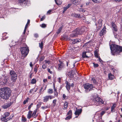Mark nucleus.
<instances>
[{
	"instance_id": "4468645a",
	"label": "nucleus",
	"mask_w": 122,
	"mask_h": 122,
	"mask_svg": "<svg viewBox=\"0 0 122 122\" xmlns=\"http://www.w3.org/2000/svg\"><path fill=\"white\" fill-rule=\"evenodd\" d=\"M102 20L101 19L99 20L98 21L97 24V25L99 29H100L102 25Z\"/></svg>"
},
{
	"instance_id": "4d7b16f0",
	"label": "nucleus",
	"mask_w": 122,
	"mask_h": 122,
	"mask_svg": "<svg viewBox=\"0 0 122 122\" xmlns=\"http://www.w3.org/2000/svg\"><path fill=\"white\" fill-rule=\"evenodd\" d=\"M105 113V111H102L100 113V115L101 116H102Z\"/></svg>"
},
{
	"instance_id": "6ab92c4d",
	"label": "nucleus",
	"mask_w": 122,
	"mask_h": 122,
	"mask_svg": "<svg viewBox=\"0 0 122 122\" xmlns=\"http://www.w3.org/2000/svg\"><path fill=\"white\" fill-rule=\"evenodd\" d=\"M117 105L115 103H114L113 104V105L112 106L111 108V112H115V110L114 109V108Z\"/></svg>"
},
{
	"instance_id": "c03bdc74",
	"label": "nucleus",
	"mask_w": 122,
	"mask_h": 122,
	"mask_svg": "<svg viewBox=\"0 0 122 122\" xmlns=\"http://www.w3.org/2000/svg\"><path fill=\"white\" fill-rule=\"evenodd\" d=\"M40 26L42 28H45L46 27V25L44 24H42L41 25H40Z\"/></svg>"
},
{
	"instance_id": "9b49d317",
	"label": "nucleus",
	"mask_w": 122,
	"mask_h": 122,
	"mask_svg": "<svg viewBox=\"0 0 122 122\" xmlns=\"http://www.w3.org/2000/svg\"><path fill=\"white\" fill-rule=\"evenodd\" d=\"M112 26V30H114V31L113 32V33L114 34V31H116L117 30V26L113 22L111 23Z\"/></svg>"
},
{
	"instance_id": "cd10ccee",
	"label": "nucleus",
	"mask_w": 122,
	"mask_h": 122,
	"mask_svg": "<svg viewBox=\"0 0 122 122\" xmlns=\"http://www.w3.org/2000/svg\"><path fill=\"white\" fill-rule=\"evenodd\" d=\"M1 120L2 121L6 122L7 121L8 119H6V117L4 116H2L1 117Z\"/></svg>"
},
{
	"instance_id": "b1692460",
	"label": "nucleus",
	"mask_w": 122,
	"mask_h": 122,
	"mask_svg": "<svg viewBox=\"0 0 122 122\" xmlns=\"http://www.w3.org/2000/svg\"><path fill=\"white\" fill-rule=\"evenodd\" d=\"M56 3L58 5H59L62 3V1L61 0H55Z\"/></svg>"
},
{
	"instance_id": "09e8293b",
	"label": "nucleus",
	"mask_w": 122,
	"mask_h": 122,
	"mask_svg": "<svg viewBox=\"0 0 122 122\" xmlns=\"http://www.w3.org/2000/svg\"><path fill=\"white\" fill-rule=\"evenodd\" d=\"M4 80H3V82L4 83H5L8 81V80L6 79V78H4V79H3Z\"/></svg>"
},
{
	"instance_id": "603ef678",
	"label": "nucleus",
	"mask_w": 122,
	"mask_h": 122,
	"mask_svg": "<svg viewBox=\"0 0 122 122\" xmlns=\"http://www.w3.org/2000/svg\"><path fill=\"white\" fill-rule=\"evenodd\" d=\"M33 105V104L32 103L28 107V109L29 110H30L31 107Z\"/></svg>"
},
{
	"instance_id": "4c0bfd02",
	"label": "nucleus",
	"mask_w": 122,
	"mask_h": 122,
	"mask_svg": "<svg viewBox=\"0 0 122 122\" xmlns=\"http://www.w3.org/2000/svg\"><path fill=\"white\" fill-rule=\"evenodd\" d=\"M10 113L6 112H5V113L4 114V116H5V117H7L9 116V115H10Z\"/></svg>"
},
{
	"instance_id": "13d9d810",
	"label": "nucleus",
	"mask_w": 122,
	"mask_h": 122,
	"mask_svg": "<svg viewBox=\"0 0 122 122\" xmlns=\"http://www.w3.org/2000/svg\"><path fill=\"white\" fill-rule=\"evenodd\" d=\"M62 97L63 99H65L66 97V95L64 94H63L62 95Z\"/></svg>"
},
{
	"instance_id": "f704fd0d",
	"label": "nucleus",
	"mask_w": 122,
	"mask_h": 122,
	"mask_svg": "<svg viewBox=\"0 0 122 122\" xmlns=\"http://www.w3.org/2000/svg\"><path fill=\"white\" fill-rule=\"evenodd\" d=\"M56 101L57 100L56 99H55L53 101L52 104L53 106H54L56 105Z\"/></svg>"
},
{
	"instance_id": "72a5a7b5",
	"label": "nucleus",
	"mask_w": 122,
	"mask_h": 122,
	"mask_svg": "<svg viewBox=\"0 0 122 122\" xmlns=\"http://www.w3.org/2000/svg\"><path fill=\"white\" fill-rule=\"evenodd\" d=\"M62 26H61V27H60L58 29V30L57 32V34H59L61 32V31L62 30Z\"/></svg>"
},
{
	"instance_id": "a211bd4d",
	"label": "nucleus",
	"mask_w": 122,
	"mask_h": 122,
	"mask_svg": "<svg viewBox=\"0 0 122 122\" xmlns=\"http://www.w3.org/2000/svg\"><path fill=\"white\" fill-rule=\"evenodd\" d=\"M114 77V75L112 73H110L108 74V77L109 79L111 80H112L113 79Z\"/></svg>"
},
{
	"instance_id": "69168bd1",
	"label": "nucleus",
	"mask_w": 122,
	"mask_h": 122,
	"mask_svg": "<svg viewBox=\"0 0 122 122\" xmlns=\"http://www.w3.org/2000/svg\"><path fill=\"white\" fill-rule=\"evenodd\" d=\"M71 5L70 4H69L68 5L66 6V7L67 8H68L71 6Z\"/></svg>"
},
{
	"instance_id": "58836bf2",
	"label": "nucleus",
	"mask_w": 122,
	"mask_h": 122,
	"mask_svg": "<svg viewBox=\"0 0 122 122\" xmlns=\"http://www.w3.org/2000/svg\"><path fill=\"white\" fill-rule=\"evenodd\" d=\"M47 65L43 62V64L42 66V68L43 69H45L47 67Z\"/></svg>"
},
{
	"instance_id": "7c9ffc66",
	"label": "nucleus",
	"mask_w": 122,
	"mask_h": 122,
	"mask_svg": "<svg viewBox=\"0 0 122 122\" xmlns=\"http://www.w3.org/2000/svg\"><path fill=\"white\" fill-rule=\"evenodd\" d=\"M21 121L22 122H25L27 121L26 118L24 117V115L22 116Z\"/></svg>"
},
{
	"instance_id": "5fc2aeb1",
	"label": "nucleus",
	"mask_w": 122,
	"mask_h": 122,
	"mask_svg": "<svg viewBox=\"0 0 122 122\" xmlns=\"http://www.w3.org/2000/svg\"><path fill=\"white\" fill-rule=\"evenodd\" d=\"M45 15H43L42 18H41L40 19V20L41 21H43L45 19Z\"/></svg>"
},
{
	"instance_id": "2f4dec72",
	"label": "nucleus",
	"mask_w": 122,
	"mask_h": 122,
	"mask_svg": "<svg viewBox=\"0 0 122 122\" xmlns=\"http://www.w3.org/2000/svg\"><path fill=\"white\" fill-rule=\"evenodd\" d=\"M47 92L49 94H51L53 92V90L52 89H49L48 90Z\"/></svg>"
},
{
	"instance_id": "7ed1b4c3",
	"label": "nucleus",
	"mask_w": 122,
	"mask_h": 122,
	"mask_svg": "<svg viewBox=\"0 0 122 122\" xmlns=\"http://www.w3.org/2000/svg\"><path fill=\"white\" fill-rule=\"evenodd\" d=\"M93 98H94L92 101V104L98 106L103 103V101L102 100L97 96Z\"/></svg>"
},
{
	"instance_id": "a19ab883",
	"label": "nucleus",
	"mask_w": 122,
	"mask_h": 122,
	"mask_svg": "<svg viewBox=\"0 0 122 122\" xmlns=\"http://www.w3.org/2000/svg\"><path fill=\"white\" fill-rule=\"evenodd\" d=\"M79 0H74L73 3L75 4V5H76L79 2Z\"/></svg>"
},
{
	"instance_id": "052dcab7",
	"label": "nucleus",
	"mask_w": 122,
	"mask_h": 122,
	"mask_svg": "<svg viewBox=\"0 0 122 122\" xmlns=\"http://www.w3.org/2000/svg\"><path fill=\"white\" fill-rule=\"evenodd\" d=\"M41 106V104L40 103H39L37 104V107L38 108H39Z\"/></svg>"
},
{
	"instance_id": "1a4fd4ad",
	"label": "nucleus",
	"mask_w": 122,
	"mask_h": 122,
	"mask_svg": "<svg viewBox=\"0 0 122 122\" xmlns=\"http://www.w3.org/2000/svg\"><path fill=\"white\" fill-rule=\"evenodd\" d=\"M58 70L59 71H61L64 69V64L62 62L59 61V63L58 64Z\"/></svg>"
},
{
	"instance_id": "8fccbe9b",
	"label": "nucleus",
	"mask_w": 122,
	"mask_h": 122,
	"mask_svg": "<svg viewBox=\"0 0 122 122\" xmlns=\"http://www.w3.org/2000/svg\"><path fill=\"white\" fill-rule=\"evenodd\" d=\"M71 116H67L66 118L65 119L66 120H68L70 119L71 118Z\"/></svg>"
},
{
	"instance_id": "a18cd8bd",
	"label": "nucleus",
	"mask_w": 122,
	"mask_h": 122,
	"mask_svg": "<svg viewBox=\"0 0 122 122\" xmlns=\"http://www.w3.org/2000/svg\"><path fill=\"white\" fill-rule=\"evenodd\" d=\"M44 62L46 64H49L50 63V61H47L46 60H45L44 61Z\"/></svg>"
},
{
	"instance_id": "3c124183",
	"label": "nucleus",
	"mask_w": 122,
	"mask_h": 122,
	"mask_svg": "<svg viewBox=\"0 0 122 122\" xmlns=\"http://www.w3.org/2000/svg\"><path fill=\"white\" fill-rule=\"evenodd\" d=\"M79 11H82V12H83H83H84L85 11V10L83 9V8H79Z\"/></svg>"
},
{
	"instance_id": "39448f33",
	"label": "nucleus",
	"mask_w": 122,
	"mask_h": 122,
	"mask_svg": "<svg viewBox=\"0 0 122 122\" xmlns=\"http://www.w3.org/2000/svg\"><path fill=\"white\" fill-rule=\"evenodd\" d=\"M10 73L11 76V83L15 82L17 79V76L16 74L14 71H11Z\"/></svg>"
},
{
	"instance_id": "c756f323",
	"label": "nucleus",
	"mask_w": 122,
	"mask_h": 122,
	"mask_svg": "<svg viewBox=\"0 0 122 122\" xmlns=\"http://www.w3.org/2000/svg\"><path fill=\"white\" fill-rule=\"evenodd\" d=\"M36 80L35 79H33L31 80L30 83L32 84H34L36 83Z\"/></svg>"
},
{
	"instance_id": "0eeeda50",
	"label": "nucleus",
	"mask_w": 122,
	"mask_h": 122,
	"mask_svg": "<svg viewBox=\"0 0 122 122\" xmlns=\"http://www.w3.org/2000/svg\"><path fill=\"white\" fill-rule=\"evenodd\" d=\"M84 87L86 90V91H90L91 89V84H89V83H86L83 85Z\"/></svg>"
},
{
	"instance_id": "f8f14e48",
	"label": "nucleus",
	"mask_w": 122,
	"mask_h": 122,
	"mask_svg": "<svg viewBox=\"0 0 122 122\" xmlns=\"http://www.w3.org/2000/svg\"><path fill=\"white\" fill-rule=\"evenodd\" d=\"M67 75L71 78H73L75 76V74L73 71H71L68 72Z\"/></svg>"
},
{
	"instance_id": "6e6d98bb",
	"label": "nucleus",
	"mask_w": 122,
	"mask_h": 122,
	"mask_svg": "<svg viewBox=\"0 0 122 122\" xmlns=\"http://www.w3.org/2000/svg\"><path fill=\"white\" fill-rule=\"evenodd\" d=\"M34 36L36 38H37L39 37V35L38 34L36 33L34 34Z\"/></svg>"
},
{
	"instance_id": "774afa93",
	"label": "nucleus",
	"mask_w": 122,
	"mask_h": 122,
	"mask_svg": "<svg viewBox=\"0 0 122 122\" xmlns=\"http://www.w3.org/2000/svg\"><path fill=\"white\" fill-rule=\"evenodd\" d=\"M30 66L31 67H32L33 66L32 63V62H30Z\"/></svg>"
},
{
	"instance_id": "9d476101",
	"label": "nucleus",
	"mask_w": 122,
	"mask_h": 122,
	"mask_svg": "<svg viewBox=\"0 0 122 122\" xmlns=\"http://www.w3.org/2000/svg\"><path fill=\"white\" fill-rule=\"evenodd\" d=\"M97 85V82L96 80L94 79H92V88H94Z\"/></svg>"
},
{
	"instance_id": "ea45409f",
	"label": "nucleus",
	"mask_w": 122,
	"mask_h": 122,
	"mask_svg": "<svg viewBox=\"0 0 122 122\" xmlns=\"http://www.w3.org/2000/svg\"><path fill=\"white\" fill-rule=\"evenodd\" d=\"M92 1L94 2L99 3L101 2L102 0H92Z\"/></svg>"
},
{
	"instance_id": "412c9836",
	"label": "nucleus",
	"mask_w": 122,
	"mask_h": 122,
	"mask_svg": "<svg viewBox=\"0 0 122 122\" xmlns=\"http://www.w3.org/2000/svg\"><path fill=\"white\" fill-rule=\"evenodd\" d=\"M38 90V89L37 88H34L30 90V93H33L34 92H36Z\"/></svg>"
},
{
	"instance_id": "423d86ee",
	"label": "nucleus",
	"mask_w": 122,
	"mask_h": 122,
	"mask_svg": "<svg viewBox=\"0 0 122 122\" xmlns=\"http://www.w3.org/2000/svg\"><path fill=\"white\" fill-rule=\"evenodd\" d=\"M81 34V32L80 29L77 28L75 30L72 34H71V36L72 37L76 36Z\"/></svg>"
},
{
	"instance_id": "a878e982",
	"label": "nucleus",
	"mask_w": 122,
	"mask_h": 122,
	"mask_svg": "<svg viewBox=\"0 0 122 122\" xmlns=\"http://www.w3.org/2000/svg\"><path fill=\"white\" fill-rule=\"evenodd\" d=\"M98 49H97L94 51V55L95 57L97 58H98L99 56L98 55Z\"/></svg>"
},
{
	"instance_id": "ddd939ff",
	"label": "nucleus",
	"mask_w": 122,
	"mask_h": 122,
	"mask_svg": "<svg viewBox=\"0 0 122 122\" xmlns=\"http://www.w3.org/2000/svg\"><path fill=\"white\" fill-rule=\"evenodd\" d=\"M82 111V109H77L75 112V114L76 115H77L78 116L81 113Z\"/></svg>"
},
{
	"instance_id": "2eb2a0df",
	"label": "nucleus",
	"mask_w": 122,
	"mask_h": 122,
	"mask_svg": "<svg viewBox=\"0 0 122 122\" xmlns=\"http://www.w3.org/2000/svg\"><path fill=\"white\" fill-rule=\"evenodd\" d=\"M37 111V109H35L32 113V116L33 117V118H36L38 116V115L36 114Z\"/></svg>"
},
{
	"instance_id": "e433bc0d",
	"label": "nucleus",
	"mask_w": 122,
	"mask_h": 122,
	"mask_svg": "<svg viewBox=\"0 0 122 122\" xmlns=\"http://www.w3.org/2000/svg\"><path fill=\"white\" fill-rule=\"evenodd\" d=\"M43 41H42L41 43H39V47L41 49L43 48Z\"/></svg>"
},
{
	"instance_id": "79ce46f5",
	"label": "nucleus",
	"mask_w": 122,
	"mask_h": 122,
	"mask_svg": "<svg viewBox=\"0 0 122 122\" xmlns=\"http://www.w3.org/2000/svg\"><path fill=\"white\" fill-rule=\"evenodd\" d=\"M106 28L105 27H103V28L102 29L101 31L103 32V34H104L106 32Z\"/></svg>"
},
{
	"instance_id": "aec40b11",
	"label": "nucleus",
	"mask_w": 122,
	"mask_h": 122,
	"mask_svg": "<svg viewBox=\"0 0 122 122\" xmlns=\"http://www.w3.org/2000/svg\"><path fill=\"white\" fill-rule=\"evenodd\" d=\"M71 84L70 83L67 81L66 82V87L67 89L69 91L70 89Z\"/></svg>"
},
{
	"instance_id": "f257e3e1",
	"label": "nucleus",
	"mask_w": 122,
	"mask_h": 122,
	"mask_svg": "<svg viewBox=\"0 0 122 122\" xmlns=\"http://www.w3.org/2000/svg\"><path fill=\"white\" fill-rule=\"evenodd\" d=\"M11 91L8 87H5L0 89V97L2 99L7 100L11 96Z\"/></svg>"
},
{
	"instance_id": "4be33fe9",
	"label": "nucleus",
	"mask_w": 122,
	"mask_h": 122,
	"mask_svg": "<svg viewBox=\"0 0 122 122\" xmlns=\"http://www.w3.org/2000/svg\"><path fill=\"white\" fill-rule=\"evenodd\" d=\"M54 95L55 96L57 97L58 95V94L57 91V89L55 88V86H54Z\"/></svg>"
},
{
	"instance_id": "0e129e2a",
	"label": "nucleus",
	"mask_w": 122,
	"mask_h": 122,
	"mask_svg": "<svg viewBox=\"0 0 122 122\" xmlns=\"http://www.w3.org/2000/svg\"><path fill=\"white\" fill-rule=\"evenodd\" d=\"M51 11V10H49L47 11V13L48 14H50Z\"/></svg>"
},
{
	"instance_id": "20e7f679",
	"label": "nucleus",
	"mask_w": 122,
	"mask_h": 122,
	"mask_svg": "<svg viewBox=\"0 0 122 122\" xmlns=\"http://www.w3.org/2000/svg\"><path fill=\"white\" fill-rule=\"evenodd\" d=\"M20 50L22 56L24 57L26 56L29 52L28 48L25 47H22L21 48Z\"/></svg>"
},
{
	"instance_id": "5701e85b",
	"label": "nucleus",
	"mask_w": 122,
	"mask_h": 122,
	"mask_svg": "<svg viewBox=\"0 0 122 122\" xmlns=\"http://www.w3.org/2000/svg\"><path fill=\"white\" fill-rule=\"evenodd\" d=\"M72 16L74 17L79 18L80 17V14H72Z\"/></svg>"
},
{
	"instance_id": "6e6552de",
	"label": "nucleus",
	"mask_w": 122,
	"mask_h": 122,
	"mask_svg": "<svg viewBox=\"0 0 122 122\" xmlns=\"http://www.w3.org/2000/svg\"><path fill=\"white\" fill-rule=\"evenodd\" d=\"M54 98L53 97L50 95L46 96L43 97V102H46L49 101V99L51 100Z\"/></svg>"
},
{
	"instance_id": "c9c22d12",
	"label": "nucleus",
	"mask_w": 122,
	"mask_h": 122,
	"mask_svg": "<svg viewBox=\"0 0 122 122\" xmlns=\"http://www.w3.org/2000/svg\"><path fill=\"white\" fill-rule=\"evenodd\" d=\"M93 66L95 68L98 67L99 66V65L97 63H93Z\"/></svg>"
},
{
	"instance_id": "338daca9",
	"label": "nucleus",
	"mask_w": 122,
	"mask_h": 122,
	"mask_svg": "<svg viewBox=\"0 0 122 122\" xmlns=\"http://www.w3.org/2000/svg\"><path fill=\"white\" fill-rule=\"evenodd\" d=\"M48 81L47 80V79H44L43 80V82L44 83H45L46 82H47Z\"/></svg>"
},
{
	"instance_id": "37998d69",
	"label": "nucleus",
	"mask_w": 122,
	"mask_h": 122,
	"mask_svg": "<svg viewBox=\"0 0 122 122\" xmlns=\"http://www.w3.org/2000/svg\"><path fill=\"white\" fill-rule=\"evenodd\" d=\"M29 99H30L29 98H27V99L26 100H25L23 102V104L24 105L25 104H26V103L28 102V100H29Z\"/></svg>"
},
{
	"instance_id": "f3484780",
	"label": "nucleus",
	"mask_w": 122,
	"mask_h": 122,
	"mask_svg": "<svg viewBox=\"0 0 122 122\" xmlns=\"http://www.w3.org/2000/svg\"><path fill=\"white\" fill-rule=\"evenodd\" d=\"M30 1V0H20L19 1V2L20 3L24 2L25 4H26L29 3Z\"/></svg>"
},
{
	"instance_id": "e2e57ef3",
	"label": "nucleus",
	"mask_w": 122,
	"mask_h": 122,
	"mask_svg": "<svg viewBox=\"0 0 122 122\" xmlns=\"http://www.w3.org/2000/svg\"><path fill=\"white\" fill-rule=\"evenodd\" d=\"M104 34H103V32H102L101 31L99 35L100 36H102Z\"/></svg>"
},
{
	"instance_id": "f03ea898",
	"label": "nucleus",
	"mask_w": 122,
	"mask_h": 122,
	"mask_svg": "<svg viewBox=\"0 0 122 122\" xmlns=\"http://www.w3.org/2000/svg\"><path fill=\"white\" fill-rule=\"evenodd\" d=\"M109 45L111 53L113 55L122 52V46L114 44L111 45L110 43H109Z\"/></svg>"
},
{
	"instance_id": "dca6fc26",
	"label": "nucleus",
	"mask_w": 122,
	"mask_h": 122,
	"mask_svg": "<svg viewBox=\"0 0 122 122\" xmlns=\"http://www.w3.org/2000/svg\"><path fill=\"white\" fill-rule=\"evenodd\" d=\"M32 111L29 110L27 115V118L28 119H30L32 116Z\"/></svg>"
},
{
	"instance_id": "864d4df0",
	"label": "nucleus",
	"mask_w": 122,
	"mask_h": 122,
	"mask_svg": "<svg viewBox=\"0 0 122 122\" xmlns=\"http://www.w3.org/2000/svg\"><path fill=\"white\" fill-rule=\"evenodd\" d=\"M44 57L43 56H42L41 57L39 60V61H41L44 60Z\"/></svg>"
},
{
	"instance_id": "393cba45",
	"label": "nucleus",
	"mask_w": 122,
	"mask_h": 122,
	"mask_svg": "<svg viewBox=\"0 0 122 122\" xmlns=\"http://www.w3.org/2000/svg\"><path fill=\"white\" fill-rule=\"evenodd\" d=\"M10 103H8L3 106L2 107L4 109H6L10 107Z\"/></svg>"
},
{
	"instance_id": "680f3d73",
	"label": "nucleus",
	"mask_w": 122,
	"mask_h": 122,
	"mask_svg": "<svg viewBox=\"0 0 122 122\" xmlns=\"http://www.w3.org/2000/svg\"><path fill=\"white\" fill-rule=\"evenodd\" d=\"M98 58L99 61L101 63L102 62V61L100 58V57L99 56Z\"/></svg>"
},
{
	"instance_id": "de8ad7c7",
	"label": "nucleus",
	"mask_w": 122,
	"mask_h": 122,
	"mask_svg": "<svg viewBox=\"0 0 122 122\" xmlns=\"http://www.w3.org/2000/svg\"><path fill=\"white\" fill-rule=\"evenodd\" d=\"M74 40V41H75L73 42V43L74 44L76 43H77V42H80L81 41L80 40H77L76 39Z\"/></svg>"
},
{
	"instance_id": "473e14b6",
	"label": "nucleus",
	"mask_w": 122,
	"mask_h": 122,
	"mask_svg": "<svg viewBox=\"0 0 122 122\" xmlns=\"http://www.w3.org/2000/svg\"><path fill=\"white\" fill-rule=\"evenodd\" d=\"M39 67V66H37L36 65L35 68L34 69V71L35 72V73H36L37 71V69Z\"/></svg>"
},
{
	"instance_id": "c85d7f7f",
	"label": "nucleus",
	"mask_w": 122,
	"mask_h": 122,
	"mask_svg": "<svg viewBox=\"0 0 122 122\" xmlns=\"http://www.w3.org/2000/svg\"><path fill=\"white\" fill-rule=\"evenodd\" d=\"M68 105V103L66 102H65L64 104V109H66Z\"/></svg>"
},
{
	"instance_id": "49530a36",
	"label": "nucleus",
	"mask_w": 122,
	"mask_h": 122,
	"mask_svg": "<svg viewBox=\"0 0 122 122\" xmlns=\"http://www.w3.org/2000/svg\"><path fill=\"white\" fill-rule=\"evenodd\" d=\"M72 115V111L71 110H69L67 113V115L71 116Z\"/></svg>"
},
{
	"instance_id": "bb28decb",
	"label": "nucleus",
	"mask_w": 122,
	"mask_h": 122,
	"mask_svg": "<svg viewBox=\"0 0 122 122\" xmlns=\"http://www.w3.org/2000/svg\"><path fill=\"white\" fill-rule=\"evenodd\" d=\"M87 52H84L83 53L82 56V57L83 58H87L89 57V56H87L86 55V53Z\"/></svg>"
},
{
	"instance_id": "bf43d9fd",
	"label": "nucleus",
	"mask_w": 122,
	"mask_h": 122,
	"mask_svg": "<svg viewBox=\"0 0 122 122\" xmlns=\"http://www.w3.org/2000/svg\"><path fill=\"white\" fill-rule=\"evenodd\" d=\"M47 71L50 74H52V72L51 71L50 69L48 68L47 69Z\"/></svg>"
}]
</instances>
